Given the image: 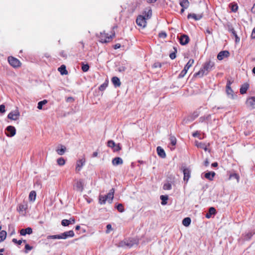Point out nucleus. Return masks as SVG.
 <instances>
[{"label":"nucleus","mask_w":255,"mask_h":255,"mask_svg":"<svg viewBox=\"0 0 255 255\" xmlns=\"http://www.w3.org/2000/svg\"><path fill=\"white\" fill-rule=\"evenodd\" d=\"M194 60L192 59H190L186 65L185 66L184 68L187 70H188V69L192 66Z\"/></svg>","instance_id":"32"},{"label":"nucleus","mask_w":255,"mask_h":255,"mask_svg":"<svg viewBox=\"0 0 255 255\" xmlns=\"http://www.w3.org/2000/svg\"><path fill=\"white\" fill-rule=\"evenodd\" d=\"M8 61L9 63L14 67H17L20 66V61L16 58H15L13 57H8Z\"/></svg>","instance_id":"7"},{"label":"nucleus","mask_w":255,"mask_h":255,"mask_svg":"<svg viewBox=\"0 0 255 255\" xmlns=\"http://www.w3.org/2000/svg\"><path fill=\"white\" fill-rule=\"evenodd\" d=\"M25 249L26 250L30 251L32 249V247L30 246L29 245L26 244L25 246Z\"/></svg>","instance_id":"60"},{"label":"nucleus","mask_w":255,"mask_h":255,"mask_svg":"<svg viewBox=\"0 0 255 255\" xmlns=\"http://www.w3.org/2000/svg\"><path fill=\"white\" fill-rule=\"evenodd\" d=\"M157 152L158 155L161 158H165L166 157V153L164 149L160 146L157 147Z\"/></svg>","instance_id":"22"},{"label":"nucleus","mask_w":255,"mask_h":255,"mask_svg":"<svg viewBox=\"0 0 255 255\" xmlns=\"http://www.w3.org/2000/svg\"><path fill=\"white\" fill-rule=\"evenodd\" d=\"M5 106L3 105H0V112L3 113L5 112Z\"/></svg>","instance_id":"52"},{"label":"nucleus","mask_w":255,"mask_h":255,"mask_svg":"<svg viewBox=\"0 0 255 255\" xmlns=\"http://www.w3.org/2000/svg\"><path fill=\"white\" fill-rule=\"evenodd\" d=\"M202 14H196L195 13H189L187 16V18L188 19H189L190 18H192L194 19H195V20H200V19L202 18Z\"/></svg>","instance_id":"18"},{"label":"nucleus","mask_w":255,"mask_h":255,"mask_svg":"<svg viewBox=\"0 0 255 255\" xmlns=\"http://www.w3.org/2000/svg\"><path fill=\"white\" fill-rule=\"evenodd\" d=\"M75 234L72 230L65 232L59 235L49 236V239H66L68 238L73 237Z\"/></svg>","instance_id":"2"},{"label":"nucleus","mask_w":255,"mask_h":255,"mask_svg":"<svg viewBox=\"0 0 255 255\" xmlns=\"http://www.w3.org/2000/svg\"><path fill=\"white\" fill-rule=\"evenodd\" d=\"M76 189L78 191L82 192L83 189V185L82 182L81 181H78L76 183Z\"/></svg>","instance_id":"29"},{"label":"nucleus","mask_w":255,"mask_h":255,"mask_svg":"<svg viewBox=\"0 0 255 255\" xmlns=\"http://www.w3.org/2000/svg\"><path fill=\"white\" fill-rule=\"evenodd\" d=\"M115 190L114 188H112L109 193L104 196L106 198V200L108 201L110 203H111L114 198Z\"/></svg>","instance_id":"13"},{"label":"nucleus","mask_w":255,"mask_h":255,"mask_svg":"<svg viewBox=\"0 0 255 255\" xmlns=\"http://www.w3.org/2000/svg\"><path fill=\"white\" fill-rule=\"evenodd\" d=\"M251 37L252 39H255V27L253 30L252 34H251Z\"/></svg>","instance_id":"59"},{"label":"nucleus","mask_w":255,"mask_h":255,"mask_svg":"<svg viewBox=\"0 0 255 255\" xmlns=\"http://www.w3.org/2000/svg\"><path fill=\"white\" fill-rule=\"evenodd\" d=\"M19 117V113L18 111L10 112L7 116V118L10 120L16 121Z\"/></svg>","instance_id":"9"},{"label":"nucleus","mask_w":255,"mask_h":255,"mask_svg":"<svg viewBox=\"0 0 255 255\" xmlns=\"http://www.w3.org/2000/svg\"><path fill=\"white\" fill-rule=\"evenodd\" d=\"M161 63H160L159 62L155 63L153 65V67H154V68L161 67Z\"/></svg>","instance_id":"55"},{"label":"nucleus","mask_w":255,"mask_h":255,"mask_svg":"<svg viewBox=\"0 0 255 255\" xmlns=\"http://www.w3.org/2000/svg\"><path fill=\"white\" fill-rule=\"evenodd\" d=\"M136 22L138 26L144 28L146 26V18L143 16L139 15L137 17Z\"/></svg>","instance_id":"6"},{"label":"nucleus","mask_w":255,"mask_h":255,"mask_svg":"<svg viewBox=\"0 0 255 255\" xmlns=\"http://www.w3.org/2000/svg\"><path fill=\"white\" fill-rule=\"evenodd\" d=\"M6 237V232L5 231L0 232V243L3 241Z\"/></svg>","instance_id":"30"},{"label":"nucleus","mask_w":255,"mask_h":255,"mask_svg":"<svg viewBox=\"0 0 255 255\" xmlns=\"http://www.w3.org/2000/svg\"><path fill=\"white\" fill-rule=\"evenodd\" d=\"M32 233V230L30 227H28L26 229H22L20 231V234L21 236H25L26 234L30 235Z\"/></svg>","instance_id":"16"},{"label":"nucleus","mask_w":255,"mask_h":255,"mask_svg":"<svg viewBox=\"0 0 255 255\" xmlns=\"http://www.w3.org/2000/svg\"><path fill=\"white\" fill-rule=\"evenodd\" d=\"M214 66V62L211 61L206 62L204 63L203 68L194 74V76L202 77L204 75H207L209 72L213 70Z\"/></svg>","instance_id":"1"},{"label":"nucleus","mask_w":255,"mask_h":255,"mask_svg":"<svg viewBox=\"0 0 255 255\" xmlns=\"http://www.w3.org/2000/svg\"><path fill=\"white\" fill-rule=\"evenodd\" d=\"M232 83H233L232 81H231L229 80H228L227 83V85H226V88H230V87H231V85L232 84Z\"/></svg>","instance_id":"61"},{"label":"nucleus","mask_w":255,"mask_h":255,"mask_svg":"<svg viewBox=\"0 0 255 255\" xmlns=\"http://www.w3.org/2000/svg\"><path fill=\"white\" fill-rule=\"evenodd\" d=\"M112 82L115 87H119L121 83L120 79L117 77H114L112 79Z\"/></svg>","instance_id":"19"},{"label":"nucleus","mask_w":255,"mask_h":255,"mask_svg":"<svg viewBox=\"0 0 255 255\" xmlns=\"http://www.w3.org/2000/svg\"><path fill=\"white\" fill-rule=\"evenodd\" d=\"M61 225L63 226H68L70 225L69 221L68 220L64 219L61 221Z\"/></svg>","instance_id":"47"},{"label":"nucleus","mask_w":255,"mask_h":255,"mask_svg":"<svg viewBox=\"0 0 255 255\" xmlns=\"http://www.w3.org/2000/svg\"><path fill=\"white\" fill-rule=\"evenodd\" d=\"M229 52L228 51H222L219 53L217 56V58L219 60H223L225 57H228L229 56Z\"/></svg>","instance_id":"14"},{"label":"nucleus","mask_w":255,"mask_h":255,"mask_svg":"<svg viewBox=\"0 0 255 255\" xmlns=\"http://www.w3.org/2000/svg\"><path fill=\"white\" fill-rule=\"evenodd\" d=\"M138 241L137 239L133 238L128 240H126L122 241L119 243V247H127L130 248L134 245H137Z\"/></svg>","instance_id":"3"},{"label":"nucleus","mask_w":255,"mask_h":255,"mask_svg":"<svg viewBox=\"0 0 255 255\" xmlns=\"http://www.w3.org/2000/svg\"><path fill=\"white\" fill-rule=\"evenodd\" d=\"M174 49L175 50V51L172 52L169 55V57L171 59H174L176 58V52H177V49L175 47H174Z\"/></svg>","instance_id":"46"},{"label":"nucleus","mask_w":255,"mask_h":255,"mask_svg":"<svg viewBox=\"0 0 255 255\" xmlns=\"http://www.w3.org/2000/svg\"><path fill=\"white\" fill-rule=\"evenodd\" d=\"M106 201V198L104 196L100 195L99 196V203L101 204H105Z\"/></svg>","instance_id":"38"},{"label":"nucleus","mask_w":255,"mask_h":255,"mask_svg":"<svg viewBox=\"0 0 255 255\" xmlns=\"http://www.w3.org/2000/svg\"><path fill=\"white\" fill-rule=\"evenodd\" d=\"M164 190H170L171 189V184L169 183H167L164 184L163 187Z\"/></svg>","instance_id":"43"},{"label":"nucleus","mask_w":255,"mask_h":255,"mask_svg":"<svg viewBox=\"0 0 255 255\" xmlns=\"http://www.w3.org/2000/svg\"><path fill=\"white\" fill-rule=\"evenodd\" d=\"M121 47V44H119V43H117L116 44H115L114 46V48L115 49H117L118 48H120Z\"/></svg>","instance_id":"63"},{"label":"nucleus","mask_w":255,"mask_h":255,"mask_svg":"<svg viewBox=\"0 0 255 255\" xmlns=\"http://www.w3.org/2000/svg\"><path fill=\"white\" fill-rule=\"evenodd\" d=\"M115 34H114L113 36L110 35L109 36L108 34L105 33H100V42L102 43H107L110 41V40L112 38L113 36H114Z\"/></svg>","instance_id":"4"},{"label":"nucleus","mask_w":255,"mask_h":255,"mask_svg":"<svg viewBox=\"0 0 255 255\" xmlns=\"http://www.w3.org/2000/svg\"><path fill=\"white\" fill-rule=\"evenodd\" d=\"M16 133L15 128L12 126H9L5 129V134L8 137H12Z\"/></svg>","instance_id":"5"},{"label":"nucleus","mask_w":255,"mask_h":255,"mask_svg":"<svg viewBox=\"0 0 255 255\" xmlns=\"http://www.w3.org/2000/svg\"><path fill=\"white\" fill-rule=\"evenodd\" d=\"M58 71L62 75H67L68 74V71L66 69V66L64 65H62L59 68H58Z\"/></svg>","instance_id":"26"},{"label":"nucleus","mask_w":255,"mask_h":255,"mask_svg":"<svg viewBox=\"0 0 255 255\" xmlns=\"http://www.w3.org/2000/svg\"><path fill=\"white\" fill-rule=\"evenodd\" d=\"M60 148L58 147L56 151L57 153L60 155H63L66 151V147L64 145H61L60 146Z\"/></svg>","instance_id":"24"},{"label":"nucleus","mask_w":255,"mask_h":255,"mask_svg":"<svg viewBox=\"0 0 255 255\" xmlns=\"http://www.w3.org/2000/svg\"><path fill=\"white\" fill-rule=\"evenodd\" d=\"M114 151H118L121 149V147L120 146V144H118L117 145L116 144V146H115L113 148Z\"/></svg>","instance_id":"49"},{"label":"nucleus","mask_w":255,"mask_h":255,"mask_svg":"<svg viewBox=\"0 0 255 255\" xmlns=\"http://www.w3.org/2000/svg\"><path fill=\"white\" fill-rule=\"evenodd\" d=\"M108 86V83L105 82L103 84H102L99 88V90L101 91H104L106 87Z\"/></svg>","instance_id":"45"},{"label":"nucleus","mask_w":255,"mask_h":255,"mask_svg":"<svg viewBox=\"0 0 255 255\" xmlns=\"http://www.w3.org/2000/svg\"><path fill=\"white\" fill-rule=\"evenodd\" d=\"M180 5L183 8H188L189 6L188 0H179Z\"/></svg>","instance_id":"23"},{"label":"nucleus","mask_w":255,"mask_h":255,"mask_svg":"<svg viewBox=\"0 0 255 255\" xmlns=\"http://www.w3.org/2000/svg\"><path fill=\"white\" fill-rule=\"evenodd\" d=\"M191 171L188 168H184L183 169L184 177L183 179L184 181L187 183L190 177Z\"/></svg>","instance_id":"15"},{"label":"nucleus","mask_w":255,"mask_h":255,"mask_svg":"<svg viewBox=\"0 0 255 255\" xmlns=\"http://www.w3.org/2000/svg\"><path fill=\"white\" fill-rule=\"evenodd\" d=\"M209 213L210 215H215L216 213V210L214 207H210L209 210Z\"/></svg>","instance_id":"48"},{"label":"nucleus","mask_w":255,"mask_h":255,"mask_svg":"<svg viewBox=\"0 0 255 255\" xmlns=\"http://www.w3.org/2000/svg\"><path fill=\"white\" fill-rule=\"evenodd\" d=\"M47 101L46 100H44L42 101L38 102L37 108L39 110H41L42 109V106L47 104Z\"/></svg>","instance_id":"34"},{"label":"nucleus","mask_w":255,"mask_h":255,"mask_svg":"<svg viewBox=\"0 0 255 255\" xmlns=\"http://www.w3.org/2000/svg\"><path fill=\"white\" fill-rule=\"evenodd\" d=\"M85 161H86V160L84 158H83L81 159H79L78 161H77L76 169L79 171L80 170L81 168L84 165Z\"/></svg>","instance_id":"21"},{"label":"nucleus","mask_w":255,"mask_h":255,"mask_svg":"<svg viewBox=\"0 0 255 255\" xmlns=\"http://www.w3.org/2000/svg\"><path fill=\"white\" fill-rule=\"evenodd\" d=\"M170 142H171V144L173 146H174V145H176V138H175V137H174V136H171L170 137Z\"/></svg>","instance_id":"41"},{"label":"nucleus","mask_w":255,"mask_h":255,"mask_svg":"<svg viewBox=\"0 0 255 255\" xmlns=\"http://www.w3.org/2000/svg\"><path fill=\"white\" fill-rule=\"evenodd\" d=\"M228 26V30L229 31H230V32H231L233 35L235 37V41L236 43H238L240 41V38L238 36L234 28H233V27L232 26V25H231V24H228L227 25Z\"/></svg>","instance_id":"10"},{"label":"nucleus","mask_w":255,"mask_h":255,"mask_svg":"<svg viewBox=\"0 0 255 255\" xmlns=\"http://www.w3.org/2000/svg\"><path fill=\"white\" fill-rule=\"evenodd\" d=\"M36 194L35 191H31L29 195V200L31 201H34L36 199Z\"/></svg>","instance_id":"27"},{"label":"nucleus","mask_w":255,"mask_h":255,"mask_svg":"<svg viewBox=\"0 0 255 255\" xmlns=\"http://www.w3.org/2000/svg\"><path fill=\"white\" fill-rule=\"evenodd\" d=\"M196 145L198 147L204 149L205 151H207L208 150L207 146L205 143L202 142H197Z\"/></svg>","instance_id":"31"},{"label":"nucleus","mask_w":255,"mask_h":255,"mask_svg":"<svg viewBox=\"0 0 255 255\" xmlns=\"http://www.w3.org/2000/svg\"><path fill=\"white\" fill-rule=\"evenodd\" d=\"M232 178L236 179L237 180V182H239L240 177L237 174L233 173V174H231L230 175V177H229L230 179H232Z\"/></svg>","instance_id":"37"},{"label":"nucleus","mask_w":255,"mask_h":255,"mask_svg":"<svg viewBox=\"0 0 255 255\" xmlns=\"http://www.w3.org/2000/svg\"><path fill=\"white\" fill-rule=\"evenodd\" d=\"M249 88V84L247 83L243 84L240 89V92L241 94H244L246 93L247 90Z\"/></svg>","instance_id":"17"},{"label":"nucleus","mask_w":255,"mask_h":255,"mask_svg":"<svg viewBox=\"0 0 255 255\" xmlns=\"http://www.w3.org/2000/svg\"><path fill=\"white\" fill-rule=\"evenodd\" d=\"M108 146L113 148L116 146V143L113 140H110L108 141Z\"/></svg>","instance_id":"42"},{"label":"nucleus","mask_w":255,"mask_h":255,"mask_svg":"<svg viewBox=\"0 0 255 255\" xmlns=\"http://www.w3.org/2000/svg\"><path fill=\"white\" fill-rule=\"evenodd\" d=\"M167 36V34L165 32H161L159 33V37L162 38H165Z\"/></svg>","instance_id":"50"},{"label":"nucleus","mask_w":255,"mask_h":255,"mask_svg":"<svg viewBox=\"0 0 255 255\" xmlns=\"http://www.w3.org/2000/svg\"><path fill=\"white\" fill-rule=\"evenodd\" d=\"M215 175V173L213 171L208 172L205 174V177L209 180H213L214 177Z\"/></svg>","instance_id":"25"},{"label":"nucleus","mask_w":255,"mask_h":255,"mask_svg":"<svg viewBox=\"0 0 255 255\" xmlns=\"http://www.w3.org/2000/svg\"><path fill=\"white\" fill-rule=\"evenodd\" d=\"M117 209L120 212L124 211V208L122 204H119L117 206Z\"/></svg>","instance_id":"44"},{"label":"nucleus","mask_w":255,"mask_h":255,"mask_svg":"<svg viewBox=\"0 0 255 255\" xmlns=\"http://www.w3.org/2000/svg\"><path fill=\"white\" fill-rule=\"evenodd\" d=\"M69 221L70 224H74L75 223V220L74 218H71L69 220H68Z\"/></svg>","instance_id":"58"},{"label":"nucleus","mask_w":255,"mask_h":255,"mask_svg":"<svg viewBox=\"0 0 255 255\" xmlns=\"http://www.w3.org/2000/svg\"><path fill=\"white\" fill-rule=\"evenodd\" d=\"M127 69V67L125 66H120L119 68V71L120 72H124L125 71V70Z\"/></svg>","instance_id":"51"},{"label":"nucleus","mask_w":255,"mask_h":255,"mask_svg":"<svg viewBox=\"0 0 255 255\" xmlns=\"http://www.w3.org/2000/svg\"><path fill=\"white\" fill-rule=\"evenodd\" d=\"M187 71L188 70H187L186 69L184 68V69L183 70H182L181 72H180V73L179 74V75L178 76V78H182L184 77V76L187 73Z\"/></svg>","instance_id":"40"},{"label":"nucleus","mask_w":255,"mask_h":255,"mask_svg":"<svg viewBox=\"0 0 255 255\" xmlns=\"http://www.w3.org/2000/svg\"><path fill=\"white\" fill-rule=\"evenodd\" d=\"M160 199L161 200V204L163 205H166L167 204L166 201L168 200V196L165 195H161L160 197Z\"/></svg>","instance_id":"33"},{"label":"nucleus","mask_w":255,"mask_h":255,"mask_svg":"<svg viewBox=\"0 0 255 255\" xmlns=\"http://www.w3.org/2000/svg\"><path fill=\"white\" fill-rule=\"evenodd\" d=\"M251 11L253 13H255V3L251 9Z\"/></svg>","instance_id":"64"},{"label":"nucleus","mask_w":255,"mask_h":255,"mask_svg":"<svg viewBox=\"0 0 255 255\" xmlns=\"http://www.w3.org/2000/svg\"><path fill=\"white\" fill-rule=\"evenodd\" d=\"M152 15V10L149 9L147 11H145V15L144 17L146 18V19L150 18Z\"/></svg>","instance_id":"36"},{"label":"nucleus","mask_w":255,"mask_h":255,"mask_svg":"<svg viewBox=\"0 0 255 255\" xmlns=\"http://www.w3.org/2000/svg\"><path fill=\"white\" fill-rule=\"evenodd\" d=\"M107 230L106 231V233H109L110 232V231L112 229L111 225V224L107 225Z\"/></svg>","instance_id":"56"},{"label":"nucleus","mask_w":255,"mask_h":255,"mask_svg":"<svg viewBox=\"0 0 255 255\" xmlns=\"http://www.w3.org/2000/svg\"><path fill=\"white\" fill-rule=\"evenodd\" d=\"M191 221L190 218L186 217L182 220V224L185 227H188L190 225Z\"/></svg>","instance_id":"28"},{"label":"nucleus","mask_w":255,"mask_h":255,"mask_svg":"<svg viewBox=\"0 0 255 255\" xmlns=\"http://www.w3.org/2000/svg\"><path fill=\"white\" fill-rule=\"evenodd\" d=\"M246 105L249 108L252 109H255V96L251 97L247 99Z\"/></svg>","instance_id":"8"},{"label":"nucleus","mask_w":255,"mask_h":255,"mask_svg":"<svg viewBox=\"0 0 255 255\" xmlns=\"http://www.w3.org/2000/svg\"><path fill=\"white\" fill-rule=\"evenodd\" d=\"M89 69V66L88 64H85L84 63H82V70L83 72H87L88 71Z\"/></svg>","instance_id":"39"},{"label":"nucleus","mask_w":255,"mask_h":255,"mask_svg":"<svg viewBox=\"0 0 255 255\" xmlns=\"http://www.w3.org/2000/svg\"><path fill=\"white\" fill-rule=\"evenodd\" d=\"M74 101V99L73 97H68L66 99V102H69V103H72Z\"/></svg>","instance_id":"53"},{"label":"nucleus","mask_w":255,"mask_h":255,"mask_svg":"<svg viewBox=\"0 0 255 255\" xmlns=\"http://www.w3.org/2000/svg\"><path fill=\"white\" fill-rule=\"evenodd\" d=\"M12 242L14 243H17L18 245H21V244L22 242V241L21 240L17 241L16 239H13Z\"/></svg>","instance_id":"54"},{"label":"nucleus","mask_w":255,"mask_h":255,"mask_svg":"<svg viewBox=\"0 0 255 255\" xmlns=\"http://www.w3.org/2000/svg\"><path fill=\"white\" fill-rule=\"evenodd\" d=\"M123 163V159L119 157H115L112 160V164L115 166L122 164Z\"/></svg>","instance_id":"20"},{"label":"nucleus","mask_w":255,"mask_h":255,"mask_svg":"<svg viewBox=\"0 0 255 255\" xmlns=\"http://www.w3.org/2000/svg\"><path fill=\"white\" fill-rule=\"evenodd\" d=\"M57 163L60 166L64 165L65 163V160L63 157H60L57 159Z\"/></svg>","instance_id":"35"},{"label":"nucleus","mask_w":255,"mask_h":255,"mask_svg":"<svg viewBox=\"0 0 255 255\" xmlns=\"http://www.w3.org/2000/svg\"><path fill=\"white\" fill-rule=\"evenodd\" d=\"M205 33H208V34H212V29L209 28H207L206 29Z\"/></svg>","instance_id":"57"},{"label":"nucleus","mask_w":255,"mask_h":255,"mask_svg":"<svg viewBox=\"0 0 255 255\" xmlns=\"http://www.w3.org/2000/svg\"><path fill=\"white\" fill-rule=\"evenodd\" d=\"M252 236V234L251 233H248L246 235L245 239L247 240H249L251 238Z\"/></svg>","instance_id":"62"},{"label":"nucleus","mask_w":255,"mask_h":255,"mask_svg":"<svg viewBox=\"0 0 255 255\" xmlns=\"http://www.w3.org/2000/svg\"><path fill=\"white\" fill-rule=\"evenodd\" d=\"M226 93L229 98L231 99H235L237 98V96L234 93L231 87L226 88Z\"/></svg>","instance_id":"11"},{"label":"nucleus","mask_w":255,"mask_h":255,"mask_svg":"<svg viewBox=\"0 0 255 255\" xmlns=\"http://www.w3.org/2000/svg\"><path fill=\"white\" fill-rule=\"evenodd\" d=\"M180 43L182 45L187 44L189 41V38L188 36L185 34L181 35L179 38Z\"/></svg>","instance_id":"12"}]
</instances>
